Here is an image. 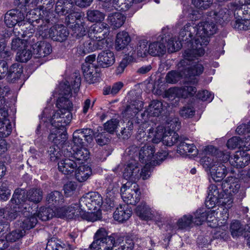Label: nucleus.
I'll return each instance as SVG.
<instances>
[{"instance_id": "nucleus-5", "label": "nucleus", "mask_w": 250, "mask_h": 250, "mask_svg": "<svg viewBox=\"0 0 250 250\" xmlns=\"http://www.w3.org/2000/svg\"><path fill=\"white\" fill-rule=\"evenodd\" d=\"M118 237L117 234L113 233L109 236L105 229L100 228L94 235L90 248L91 250H111Z\"/></svg>"}, {"instance_id": "nucleus-53", "label": "nucleus", "mask_w": 250, "mask_h": 250, "mask_svg": "<svg viewBox=\"0 0 250 250\" xmlns=\"http://www.w3.org/2000/svg\"><path fill=\"white\" fill-rule=\"evenodd\" d=\"M29 48L27 44L26 47H23L17 52L16 59L18 61L26 62L31 58L32 53Z\"/></svg>"}, {"instance_id": "nucleus-59", "label": "nucleus", "mask_w": 250, "mask_h": 250, "mask_svg": "<svg viewBox=\"0 0 250 250\" xmlns=\"http://www.w3.org/2000/svg\"><path fill=\"white\" fill-rule=\"evenodd\" d=\"M207 219L206 220L208 223V226L212 228H215L217 226H220V223L219 221V219H216V213L215 211L212 210L208 211L206 212Z\"/></svg>"}, {"instance_id": "nucleus-54", "label": "nucleus", "mask_w": 250, "mask_h": 250, "mask_svg": "<svg viewBox=\"0 0 250 250\" xmlns=\"http://www.w3.org/2000/svg\"><path fill=\"white\" fill-rule=\"evenodd\" d=\"M231 26L235 29L240 30H247L250 28V20L237 19L231 22Z\"/></svg>"}, {"instance_id": "nucleus-8", "label": "nucleus", "mask_w": 250, "mask_h": 250, "mask_svg": "<svg viewBox=\"0 0 250 250\" xmlns=\"http://www.w3.org/2000/svg\"><path fill=\"white\" fill-rule=\"evenodd\" d=\"M216 157L212 154H208L200 160L201 163L205 168H209L211 176L215 182L221 181L227 174L226 167L221 163L215 161Z\"/></svg>"}, {"instance_id": "nucleus-23", "label": "nucleus", "mask_w": 250, "mask_h": 250, "mask_svg": "<svg viewBox=\"0 0 250 250\" xmlns=\"http://www.w3.org/2000/svg\"><path fill=\"white\" fill-rule=\"evenodd\" d=\"M102 49L99 44L89 38L78 46L77 52L80 55L83 56L87 54Z\"/></svg>"}, {"instance_id": "nucleus-29", "label": "nucleus", "mask_w": 250, "mask_h": 250, "mask_svg": "<svg viewBox=\"0 0 250 250\" xmlns=\"http://www.w3.org/2000/svg\"><path fill=\"white\" fill-rule=\"evenodd\" d=\"M250 228V226L248 225L246 228L239 221L234 220L230 225L229 230L233 238H237L243 234L248 238L247 232Z\"/></svg>"}, {"instance_id": "nucleus-16", "label": "nucleus", "mask_w": 250, "mask_h": 250, "mask_svg": "<svg viewBox=\"0 0 250 250\" xmlns=\"http://www.w3.org/2000/svg\"><path fill=\"white\" fill-rule=\"evenodd\" d=\"M93 131L90 128H83L75 131L73 134V146H83V138L88 143H90L93 140Z\"/></svg>"}, {"instance_id": "nucleus-51", "label": "nucleus", "mask_w": 250, "mask_h": 250, "mask_svg": "<svg viewBox=\"0 0 250 250\" xmlns=\"http://www.w3.org/2000/svg\"><path fill=\"white\" fill-rule=\"evenodd\" d=\"M85 209L82 208V212H81L80 217L82 219L93 222L101 219V214L98 210L96 212L92 211L91 212H86L85 210H84Z\"/></svg>"}, {"instance_id": "nucleus-35", "label": "nucleus", "mask_w": 250, "mask_h": 250, "mask_svg": "<svg viewBox=\"0 0 250 250\" xmlns=\"http://www.w3.org/2000/svg\"><path fill=\"white\" fill-rule=\"evenodd\" d=\"M130 41L131 39L127 32L124 31L119 32L116 35L115 42L116 50L124 49Z\"/></svg>"}, {"instance_id": "nucleus-42", "label": "nucleus", "mask_w": 250, "mask_h": 250, "mask_svg": "<svg viewBox=\"0 0 250 250\" xmlns=\"http://www.w3.org/2000/svg\"><path fill=\"white\" fill-rule=\"evenodd\" d=\"M84 16L83 12H76L73 10L65 18V23L70 27V25L74 24L77 22L79 23L84 21Z\"/></svg>"}, {"instance_id": "nucleus-17", "label": "nucleus", "mask_w": 250, "mask_h": 250, "mask_svg": "<svg viewBox=\"0 0 250 250\" xmlns=\"http://www.w3.org/2000/svg\"><path fill=\"white\" fill-rule=\"evenodd\" d=\"M139 171L140 168L138 163L133 161L126 165L123 173V176L125 179L129 181L128 182L135 183L139 179Z\"/></svg>"}, {"instance_id": "nucleus-1", "label": "nucleus", "mask_w": 250, "mask_h": 250, "mask_svg": "<svg viewBox=\"0 0 250 250\" xmlns=\"http://www.w3.org/2000/svg\"><path fill=\"white\" fill-rule=\"evenodd\" d=\"M16 4L21 6H30L31 7L37 5L38 7L34 8L29 11L25 17L26 20L31 22L34 26L36 23L40 24L38 25L39 32L43 38H51L54 41L63 42L65 41L69 35V32L64 25L56 24L50 29H46V25L49 22V10L53 8L54 0H15Z\"/></svg>"}, {"instance_id": "nucleus-38", "label": "nucleus", "mask_w": 250, "mask_h": 250, "mask_svg": "<svg viewBox=\"0 0 250 250\" xmlns=\"http://www.w3.org/2000/svg\"><path fill=\"white\" fill-rule=\"evenodd\" d=\"M233 199L229 198V199L224 198L222 201L224 208L220 213V217H218V219L220 223V227L224 226L227 223L229 218V208L232 207Z\"/></svg>"}, {"instance_id": "nucleus-6", "label": "nucleus", "mask_w": 250, "mask_h": 250, "mask_svg": "<svg viewBox=\"0 0 250 250\" xmlns=\"http://www.w3.org/2000/svg\"><path fill=\"white\" fill-rule=\"evenodd\" d=\"M196 31L194 37V43L196 47L206 46L209 42V38L215 34L217 28L215 24L212 21H205L199 23L194 26Z\"/></svg>"}, {"instance_id": "nucleus-39", "label": "nucleus", "mask_w": 250, "mask_h": 250, "mask_svg": "<svg viewBox=\"0 0 250 250\" xmlns=\"http://www.w3.org/2000/svg\"><path fill=\"white\" fill-rule=\"evenodd\" d=\"M73 7L71 0H58L56 3L55 11L59 14L63 15L73 11Z\"/></svg>"}, {"instance_id": "nucleus-3", "label": "nucleus", "mask_w": 250, "mask_h": 250, "mask_svg": "<svg viewBox=\"0 0 250 250\" xmlns=\"http://www.w3.org/2000/svg\"><path fill=\"white\" fill-rule=\"evenodd\" d=\"M61 92L60 94L62 97L58 98L56 105L59 110L52 116V123L58 125L56 123H61L60 126L63 127L69 124L72 119L71 110L72 108V103L69 100L68 97L71 95V88L66 84L60 85ZM63 130V128L62 129Z\"/></svg>"}, {"instance_id": "nucleus-26", "label": "nucleus", "mask_w": 250, "mask_h": 250, "mask_svg": "<svg viewBox=\"0 0 250 250\" xmlns=\"http://www.w3.org/2000/svg\"><path fill=\"white\" fill-rule=\"evenodd\" d=\"M250 156L245 152L237 151L230 159V164L237 168H242L249 164Z\"/></svg>"}, {"instance_id": "nucleus-52", "label": "nucleus", "mask_w": 250, "mask_h": 250, "mask_svg": "<svg viewBox=\"0 0 250 250\" xmlns=\"http://www.w3.org/2000/svg\"><path fill=\"white\" fill-rule=\"evenodd\" d=\"M135 104H132L128 105L125 111V113L126 116H128V118H132L135 116L137 113L141 110L143 106V103L141 101H138Z\"/></svg>"}, {"instance_id": "nucleus-33", "label": "nucleus", "mask_w": 250, "mask_h": 250, "mask_svg": "<svg viewBox=\"0 0 250 250\" xmlns=\"http://www.w3.org/2000/svg\"><path fill=\"white\" fill-rule=\"evenodd\" d=\"M72 148L73 151L72 158H74L79 165L83 164V162L89 158L90 153L86 148L83 146H73Z\"/></svg>"}, {"instance_id": "nucleus-43", "label": "nucleus", "mask_w": 250, "mask_h": 250, "mask_svg": "<svg viewBox=\"0 0 250 250\" xmlns=\"http://www.w3.org/2000/svg\"><path fill=\"white\" fill-rule=\"evenodd\" d=\"M178 139L179 135L175 131L166 129L162 141L165 146H171L177 142Z\"/></svg>"}, {"instance_id": "nucleus-37", "label": "nucleus", "mask_w": 250, "mask_h": 250, "mask_svg": "<svg viewBox=\"0 0 250 250\" xmlns=\"http://www.w3.org/2000/svg\"><path fill=\"white\" fill-rule=\"evenodd\" d=\"M126 17L120 12H115L109 14L107 17V21L114 29L121 27L124 24Z\"/></svg>"}, {"instance_id": "nucleus-2", "label": "nucleus", "mask_w": 250, "mask_h": 250, "mask_svg": "<svg viewBox=\"0 0 250 250\" xmlns=\"http://www.w3.org/2000/svg\"><path fill=\"white\" fill-rule=\"evenodd\" d=\"M191 49L186 50L183 54V59L178 64L180 71L186 77L199 76L204 71V67L197 58L202 56L205 50L201 47H196L192 43Z\"/></svg>"}, {"instance_id": "nucleus-46", "label": "nucleus", "mask_w": 250, "mask_h": 250, "mask_svg": "<svg viewBox=\"0 0 250 250\" xmlns=\"http://www.w3.org/2000/svg\"><path fill=\"white\" fill-rule=\"evenodd\" d=\"M36 216L42 221H46L54 216H56V208L54 211L50 207L41 208Z\"/></svg>"}, {"instance_id": "nucleus-63", "label": "nucleus", "mask_w": 250, "mask_h": 250, "mask_svg": "<svg viewBox=\"0 0 250 250\" xmlns=\"http://www.w3.org/2000/svg\"><path fill=\"white\" fill-rule=\"evenodd\" d=\"M149 54V46H147L146 41L143 40L140 42V45L137 48V56L144 58Z\"/></svg>"}, {"instance_id": "nucleus-22", "label": "nucleus", "mask_w": 250, "mask_h": 250, "mask_svg": "<svg viewBox=\"0 0 250 250\" xmlns=\"http://www.w3.org/2000/svg\"><path fill=\"white\" fill-rule=\"evenodd\" d=\"M51 123L52 126L54 127L51 129V132L48 136V139L50 141L54 142L55 144L58 143V141H60V139H62V141H65L67 139L66 132L65 126H63V130L62 127L60 126L61 123H56L58 125H54L52 123V119L51 120Z\"/></svg>"}, {"instance_id": "nucleus-30", "label": "nucleus", "mask_w": 250, "mask_h": 250, "mask_svg": "<svg viewBox=\"0 0 250 250\" xmlns=\"http://www.w3.org/2000/svg\"><path fill=\"white\" fill-rule=\"evenodd\" d=\"M166 127L160 125L155 128L151 127L148 129V142L153 144H158L162 141Z\"/></svg>"}, {"instance_id": "nucleus-56", "label": "nucleus", "mask_w": 250, "mask_h": 250, "mask_svg": "<svg viewBox=\"0 0 250 250\" xmlns=\"http://www.w3.org/2000/svg\"><path fill=\"white\" fill-rule=\"evenodd\" d=\"M25 232V231L22 229H16L6 235V240L11 242H15L22 238Z\"/></svg>"}, {"instance_id": "nucleus-48", "label": "nucleus", "mask_w": 250, "mask_h": 250, "mask_svg": "<svg viewBox=\"0 0 250 250\" xmlns=\"http://www.w3.org/2000/svg\"><path fill=\"white\" fill-rule=\"evenodd\" d=\"M68 246L62 242L52 239L47 242L45 250H67Z\"/></svg>"}, {"instance_id": "nucleus-21", "label": "nucleus", "mask_w": 250, "mask_h": 250, "mask_svg": "<svg viewBox=\"0 0 250 250\" xmlns=\"http://www.w3.org/2000/svg\"><path fill=\"white\" fill-rule=\"evenodd\" d=\"M32 210L31 207L29 206L26 210L21 211L24 216L21 219V223H20V227L22 229H30L34 228L38 222L37 217L35 213L30 214Z\"/></svg>"}, {"instance_id": "nucleus-57", "label": "nucleus", "mask_w": 250, "mask_h": 250, "mask_svg": "<svg viewBox=\"0 0 250 250\" xmlns=\"http://www.w3.org/2000/svg\"><path fill=\"white\" fill-rule=\"evenodd\" d=\"M12 131V126L9 120L0 122V137L4 138L9 135Z\"/></svg>"}, {"instance_id": "nucleus-49", "label": "nucleus", "mask_w": 250, "mask_h": 250, "mask_svg": "<svg viewBox=\"0 0 250 250\" xmlns=\"http://www.w3.org/2000/svg\"><path fill=\"white\" fill-rule=\"evenodd\" d=\"M88 21L91 22H101L105 17L104 14L97 10H88L86 13Z\"/></svg>"}, {"instance_id": "nucleus-31", "label": "nucleus", "mask_w": 250, "mask_h": 250, "mask_svg": "<svg viewBox=\"0 0 250 250\" xmlns=\"http://www.w3.org/2000/svg\"><path fill=\"white\" fill-rule=\"evenodd\" d=\"M188 140L187 138H180V144L178 146L177 152L181 155L186 156L188 153L194 152L192 155L196 156L197 154V149L193 144H189L186 142Z\"/></svg>"}, {"instance_id": "nucleus-32", "label": "nucleus", "mask_w": 250, "mask_h": 250, "mask_svg": "<svg viewBox=\"0 0 250 250\" xmlns=\"http://www.w3.org/2000/svg\"><path fill=\"white\" fill-rule=\"evenodd\" d=\"M74 171L75 178L80 182L86 181L92 174L91 167L82 164L78 165Z\"/></svg>"}, {"instance_id": "nucleus-34", "label": "nucleus", "mask_w": 250, "mask_h": 250, "mask_svg": "<svg viewBox=\"0 0 250 250\" xmlns=\"http://www.w3.org/2000/svg\"><path fill=\"white\" fill-rule=\"evenodd\" d=\"M136 213L144 220H151L155 216V211L151 209L146 203H142L136 208Z\"/></svg>"}, {"instance_id": "nucleus-14", "label": "nucleus", "mask_w": 250, "mask_h": 250, "mask_svg": "<svg viewBox=\"0 0 250 250\" xmlns=\"http://www.w3.org/2000/svg\"><path fill=\"white\" fill-rule=\"evenodd\" d=\"M230 8L237 10L238 15H242V18L250 20V0H232L230 3Z\"/></svg>"}, {"instance_id": "nucleus-64", "label": "nucleus", "mask_w": 250, "mask_h": 250, "mask_svg": "<svg viewBox=\"0 0 250 250\" xmlns=\"http://www.w3.org/2000/svg\"><path fill=\"white\" fill-rule=\"evenodd\" d=\"M27 44L26 41L17 38L12 40L11 48L13 50H18L19 51L23 47H26Z\"/></svg>"}, {"instance_id": "nucleus-45", "label": "nucleus", "mask_w": 250, "mask_h": 250, "mask_svg": "<svg viewBox=\"0 0 250 250\" xmlns=\"http://www.w3.org/2000/svg\"><path fill=\"white\" fill-rule=\"evenodd\" d=\"M46 199L48 204L54 205L55 206L61 204L63 202L62 194L58 191H54L48 194Z\"/></svg>"}, {"instance_id": "nucleus-55", "label": "nucleus", "mask_w": 250, "mask_h": 250, "mask_svg": "<svg viewBox=\"0 0 250 250\" xmlns=\"http://www.w3.org/2000/svg\"><path fill=\"white\" fill-rule=\"evenodd\" d=\"M193 222V217L190 215H184L179 219L177 225L180 229H185L190 227Z\"/></svg>"}, {"instance_id": "nucleus-44", "label": "nucleus", "mask_w": 250, "mask_h": 250, "mask_svg": "<svg viewBox=\"0 0 250 250\" xmlns=\"http://www.w3.org/2000/svg\"><path fill=\"white\" fill-rule=\"evenodd\" d=\"M42 191L40 188H33L27 192L28 203L30 202L37 204L39 203L42 198Z\"/></svg>"}, {"instance_id": "nucleus-58", "label": "nucleus", "mask_w": 250, "mask_h": 250, "mask_svg": "<svg viewBox=\"0 0 250 250\" xmlns=\"http://www.w3.org/2000/svg\"><path fill=\"white\" fill-rule=\"evenodd\" d=\"M83 70V75L86 81L89 83H93L94 82V69L93 67H91L89 65L87 64L83 65L82 67Z\"/></svg>"}, {"instance_id": "nucleus-62", "label": "nucleus", "mask_w": 250, "mask_h": 250, "mask_svg": "<svg viewBox=\"0 0 250 250\" xmlns=\"http://www.w3.org/2000/svg\"><path fill=\"white\" fill-rule=\"evenodd\" d=\"M48 152L52 161H55L62 156L61 149L57 145H54L49 147Z\"/></svg>"}, {"instance_id": "nucleus-25", "label": "nucleus", "mask_w": 250, "mask_h": 250, "mask_svg": "<svg viewBox=\"0 0 250 250\" xmlns=\"http://www.w3.org/2000/svg\"><path fill=\"white\" fill-rule=\"evenodd\" d=\"M132 210L127 205H120L113 213L115 220L123 223L127 220L131 216Z\"/></svg>"}, {"instance_id": "nucleus-41", "label": "nucleus", "mask_w": 250, "mask_h": 250, "mask_svg": "<svg viewBox=\"0 0 250 250\" xmlns=\"http://www.w3.org/2000/svg\"><path fill=\"white\" fill-rule=\"evenodd\" d=\"M166 48L164 43L161 42H154L149 44V55L153 56L164 54Z\"/></svg>"}, {"instance_id": "nucleus-20", "label": "nucleus", "mask_w": 250, "mask_h": 250, "mask_svg": "<svg viewBox=\"0 0 250 250\" xmlns=\"http://www.w3.org/2000/svg\"><path fill=\"white\" fill-rule=\"evenodd\" d=\"M99 66L102 68H107L115 62V57L114 53L109 50L102 51L97 57Z\"/></svg>"}, {"instance_id": "nucleus-12", "label": "nucleus", "mask_w": 250, "mask_h": 250, "mask_svg": "<svg viewBox=\"0 0 250 250\" xmlns=\"http://www.w3.org/2000/svg\"><path fill=\"white\" fill-rule=\"evenodd\" d=\"M10 208L12 210L16 209L18 213L26 210L30 204L28 203L27 193L24 189L17 188L15 189L13 197L11 200Z\"/></svg>"}, {"instance_id": "nucleus-4", "label": "nucleus", "mask_w": 250, "mask_h": 250, "mask_svg": "<svg viewBox=\"0 0 250 250\" xmlns=\"http://www.w3.org/2000/svg\"><path fill=\"white\" fill-rule=\"evenodd\" d=\"M155 148L153 145L146 144L142 146L139 152V160L142 163L149 164L151 166L160 165L167 157L166 151L162 150L155 154Z\"/></svg>"}, {"instance_id": "nucleus-24", "label": "nucleus", "mask_w": 250, "mask_h": 250, "mask_svg": "<svg viewBox=\"0 0 250 250\" xmlns=\"http://www.w3.org/2000/svg\"><path fill=\"white\" fill-rule=\"evenodd\" d=\"M33 53L37 57H44L52 52L51 44L45 41L38 42L32 45Z\"/></svg>"}, {"instance_id": "nucleus-15", "label": "nucleus", "mask_w": 250, "mask_h": 250, "mask_svg": "<svg viewBox=\"0 0 250 250\" xmlns=\"http://www.w3.org/2000/svg\"><path fill=\"white\" fill-rule=\"evenodd\" d=\"M240 188V184L238 179L229 177L222 184V188L225 194L226 197L224 198L229 199L236 194Z\"/></svg>"}, {"instance_id": "nucleus-47", "label": "nucleus", "mask_w": 250, "mask_h": 250, "mask_svg": "<svg viewBox=\"0 0 250 250\" xmlns=\"http://www.w3.org/2000/svg\"><path fill=\"white\" fill-rule=\"evenodd\" d=\"M18 216V211L15 209L12 210L9 208H6V210L0 208V223H3L2 219L12 221L16 218Z\"/></svg>"}, {"instance_id": "nucleus-28", "label": "nucleus", "mask_w": 250, "mask_h": 250, "mask_svg": "<svg viewBox=\"0 0 250 250\" xmlns=\"http://www.w3.org/2000/svg\"><path fill=\"white\" fill-rule=\"evenodd\" d=\"M118 193V188L112 185L109 186L106 189V198L105 201L103 203V208L108 210L113 208L115 206V198Z\"/></svg>"}, {"instance_id": "nucleus-27", "label": "nucleus", "mask_w": 250, "mask_h": 250, "mask_svg": "<svg viewBox=\"0 0 250 250\" xmlns=\"http://www.w3.org/2000/svg\"><path fill=\"white\" fill-rule=\"evenodd\" d=\"M227 147L229 149L237 147L242 148L248 151L250 150V136H248L246 140H242L239 137H233L229 139L227 144Z\"/></svg>"}, {"instance_id": "nucleus-40", "label": "nucleus", "mask_w": 250, "mask_h": 250, "mask_svg": "<svg viewBox=\"0 0 250 250\" xmlns=\"http://www.w3.org/2000/svg\"><path fill=\"white\" fill-rule=\"evenodd\" d=\"M163 109L162 103L158 100H153L149 104L146 110L148 115L158 117L162 113Z\"/></svg>"}, {"instance_id": "nucleus-36", "label": "nucleus", "mask_w": 250, "mask_h": 250, "mask_svg": "<svg viewBox=\"0 0 250 250\" xmlns=\"http://www.w3.org/2000/svg\"><path fill=\"white\" fill-rule=\"evenodd\" d=\"M23 72V68L21 64L16 63L12 65L9 69H8L7 73L8 81L14 83L21 76Z\"/></svg>"}, {"instance_id": "nucleus-50", "label": "nucleus", "mask_w": 250, "mask_h": 250, "mask_svg": "<svg viewBox=\"0 0 250 250\" xmlns=\"http://www.w3.org/2000/svg\"><path fill=\"white\" fill-rule=\"evenodd\" d=\"M70 28L72 30L73 36L77 38H81L86 34L85 27L83 21L80 22V23L77 22L75 24L70 25Z\"/></svg>"}, {"instance_id": "nucleus-10", "label": "nucleus", "mask_w": 250, "mask_h": 250, "mask_svg": "<svg viewBox=\"0 0 250 250\" xmlns=\"http://www.w3.org/2000/svg\"><path fill=\"white\" fill-rule=\"evenodd\" d=\"M121 192L123 200L127 204L135 205L140 200V192L136 183L125 184L121 188Z\"/></svg>"}, {"instance_id": "nucleus-9", "label": "nucleus", "mask_w": 250, "mask_h": 250, "mask_svg": "<svg viewBox=\"0 0 250 250\" xmlns=\"http://www.w3.org/2000/svg\"><path fill=\"white\" fill-rule=\"evenodd\" d=\"M109 32L110 27L107 23L101 22L93 24L89 29L88 37L104 48L107 43L105 39L109 35Z\"/></svg>"}, {"instance_id": "nucleus-13", "label": "nucleus", "mask_w": 250, "mask_h": 250, "mask_svg": "<svg viewBox=\"0 0 250 250\" xmlns=\"http://www.w3.org/2000/svg\"><path fill=\"white\" fill-rule=\"evenodd\" d=\"M82 208L80 203L72 204L70 206L56 208V216L66 219H76L80 217Z\"/></svg>"}, {"instance_id": "nucleus-61", "label": "nucleus", "mask_w": 250, "mask_h": 250, "mask_svg": "<svg viewBox=\"0 0 250 250\" xmlns=\"http://www.w3.org/2000/svg\"><path fill=\"white\" fill-rule=\"evenodd\" d=\"M181 88L173 87L168 89L165 92V97L169 100H173L176 98L183 97Z\"/></svg>"}, {"instance_id": "nucleus-60", "label": "nucleus", "mask_w": 250, "mask_h": 250, "mask_svg": "<svg viewBox=\"0 0 250 250\" xmlns=\"http://www.w3.org/2000/svg\"><path fill=\"white\" fill-rule=\"evenodd\" d=\"M208 196L211 197H216L217 199H224V195L222 192V189L218 188L215 185H210L208 188Z\"/></svg>"}, {"instance_id": "nucleus-19", "label": "nucleus", "mask_w": 250, "mask_h": 250, "mask_svg": "<svg viewBox=\"0 0 250 250\" xmlns=\"http://www.w3.org/2000/svg\"><path fill=\"white\" fill-rule=\"evenodd\" d=\"M58 169L64 175H71L78 167V162L72 156L62 159L58 162Z\"/></svg>"}, {"instance_id": "nucleus-7", "label": "nucleus", "mask_w": 250, "mask_h": 250, "mask_svg": "<svg viewBox=\"0 0 250 250\" xmlns=\"http://www.w3.org/2000/svg\"><path fill=\"white\" fill-rule=\"evenodd\" d=\"M196 29L194 26L187 24L182 28L179 33L178 40L171 38L167 42V47L168 52L172 53L180 50L183 46V42L190 43L192 37L195 36Z\"/></svg>"}, {"instance_id": "nucleus-18", "label": "nucleus", "mask_w": 250, "mask_h": 250, "mask_svg": "<svg viewBox=\"0 0 250 250\" xmlns=\"http://www.w3.org/2000/svg\"><path fill=\"white\" fill-rule=\"evenodd\" d=\"M25 17L22 13L17 10H11L5 15L4 22L8 27H13L17 23L19 26L21 25L22 21Z\"/></svg>"}, {"instance_id": "nucleus-11", "label": "nucleus", "mask_w": 250, "mask_h": 250, "mask_svg": "<svg viewBox=\"0 0 250 250\" xmlns=\"http://www.w3.org/2000/svg\"><path fill=\"white\" fill-rule=\"evenodd\" d=\"M103 201L101 195L96 192H91L83 195L80 199L79 203L81 207L84 209L95 211L99 210L102 207Z\"/></svg>"}]
</instances>
